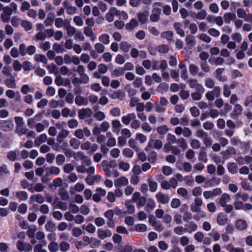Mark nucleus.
Instances as JSON below:
<instances>
[{
  "instance_id": "f257e3e1",
  "label": "nucleus",
  "mask_w": 252,
  "mask_h": 252,
  "mask_svg": "<svg viewBox=\"0 0 252 252\" xmlns=\"http://www.w3.org/2000/svg\"><path fill=\"white\" fill-rule=\"evenodd\" d=\"M161 6L162 3L160 2H156L153 4L152 14L150 16V19L152 22H156L159 20V16L161 14L160 7Z\"/></svg>"
},
{
  "instance_id": "f03ea898",
  "label": "nucleus",
  "mask_w": 252,
  "mask_h": 252,
  "mask_svg": "<svg viewBox=\"0 0 252 252\" xmlns=\"http://www.w3.org/2000/svg\"><path fill=\"white\" fill-rule=\"evenodd\" d=\"M221 89L219 86H216L213 88V90L207 92L205 94V97L209 101H213L215 97H219L220 95Z\"/></svg>"
},
{
  "instance_id": "7ed1b4c3",
  "label": "nucleus",
  "mask_w": 252,
  "mask_h": 252,
  "mask_svg": "<svg viewBox=\"0 0 252 252\" xmlns=\"http://www.w3.org/2000/svg\"><path fill=\"white\" fill-rule=\"evenodd\" d=\"M222 190L220 188L213 189L211 190H205L203 192V195L205 199H209L213 198L214 197L221 194Z\"/></svg>"
},
{
  "instance_id": "20e7f679",
  "label": "nucleus",
  "mask_w": 252,
  "mask_h": 252,
  "mask_svg": "<svg viewBox=\"0 0 252 252\" xmlns=\"http://www.w3.org/2000/svg\"><path fill=\"white\" fill-rule=\"evenodd\" d=\"M14 124L11 120H0V129L5 132L12 131Z\"/></svg>"
},
{
  "instance_id": "39448f33",
  "label": "nucleus",
  "mask_w": 252,
  "mask_h": 252,
  "mask_svg": "<svg viewBox=\"0 0 252 252\" xmlns=\"http://www.w3.org/2000/svg\"><path fill=\"white\" fill-rule=\"evenodd\" d=\"M17 248L20 252H29L32 250V246L28 243L19 240L16 243Z\"/></svg>"
},
{
  "instance_id": "423d86ee",
  "label": "nucleus",
  "mask_w": 252,
  "mask_h": 252,
  "mask_svg": "<svg viewBox=\"0 0 252 252\" xmlns=\"http://www.w3.org/2000/svg\"><path fill=\"white\" fill-rule=\"evenodd\" d=\"M78 117L81 120L91 117L93 114L92 110L90 108H82L78 111Z\"/></svg>"
},
{
  "instance_id": "0eeeda50",
  "label": "nucleus",
  "mask_w": 252,
  "mask_h": 252,
  "mask_svg": "<svg viewBox=\"0 0 252 252\" xmlns=\"http://www.w3.org/2000/svg\"><path fill=\"white\" fill-rule=\"evenodd\" d=\"M163 145L162 142L159 139H155L154 138L151 137L149 140L148 143V147L154 148L156 149H160Z\"/></svg>"
},
{
  "instance_id": "6e6552de",
  "label": "nucleus",
  "mask_w": 252,
  "mask_h": 252,
  "mask_svg": "<svg viewBox=\"0 0 252 252\" xmlns=\"http://www.w3.org/2000/svg\"><path fill=\"white\" fill-rule=\"evenodd\" d=\"M81 148L83 150H88L91 149L92 152H94L98 149V145L95 143L91 144L90 141H87L81 145Z\"/></svg>"
},
{
  "instance_id": "1a4fd4ad",
  "label": "nucleus",
  "mask_w": 252,
  "mask_h": 252,
  "mask_svg": "<svg viewBox=\"0 0 252 252\" xmlns=\"http://www.w3.org/2000/svg\"><path fill=\"white\" fill-rule=\"evenodd\" d=\"M42 118V115L41 114H38L35 115L33 117L30 118L27 121V125L31 128H33L34 126L40 121Z\"/></svg>"
},
{
  "instance_id": "9d476101",
  "label": "nucleus",
  "mask_w": 252,
  "mask_h": 252,
  "mask_svg": "<svg viewBox=\"0 0 252 252\" xmlns=\"http://www.w3.org/2000/svg\"><path fill=\"white\" fill-rule=\"evenodd\" d=\"M86 166L80 165L76 167V171L78 173H84L87 172L88 174H94L95 172V168L94 166H90L86 168Z\"/></svg>"
},
{
  "instance_id": "9b49d317",
  "label": "nucleus",
  "mask_w": 252,
  "mask_h": 252,
  "mask_svg": "<svg viewBox=\"0 0 252 252\" xmlns=\"http://www.w3.org/2000/svg\"><path fill=\"white\" fill-rule=\"evenodd\" d=\"M101 177L98 175L88 174L85 179L86 182L89 185H93L95 183L99 182Z\"/></svg>"
},
{
  "instance_id": "f8f14e48",
  "label": "nucleus",
  "mask_w": 252,
  "mask_h": 252,
  "mask_svg": "<svg viewBox=\"0 0 252 252\" xmlns=\"http://www.w3.org/2000/svg\"><path fill=\"white\" fill-rule=\"evenodd\" d=\"M97 235L99 239L103 240L106 238L110 237L112 235V232L108 229H103L100 228L97 231Z\"/></svg>"
},
{
  "instance_id": "ddd939ff",
  "label": "nucleus",
  "mask_w": 252,
  "mask_h": 252,
  "mask_svg": "<svg viewBox=\"0 0 252 252\" xmlns=\"http://www.w3.org/2000/svg\"><path fill=\"white\" fill-rule=\"evenodd\" d=\"M55 73L57 75L56 78L55 79V83L57 86H61L64 85L66 86L70 84V81L68 79H63L62 76L58 75L57 71Z\"/></svg>"
},
{
  "instance_id": "4468645a",
  "label": "nucleus",
  "mask_w": 252,
  "mask_h": 252,
  "mask_svg": "<svg viewBox=\"0 0 252 252\" xmlns=\"http://www.w3.org/2000/svg\"><path fill=\"white\" fill-rule=\"evenodd\" d=\"M129 183L128 180L125 176H121L114 181V185L116 188L122 186H126Z\"/></svg>"
},
{
  "instance_id": "2eb2a0df",
  "label": "nucleus",
  "mask_w": 252,
  "mask_h": 252,
  "mask_svg": "<svg viewBox=\"0 0 252 252\" xmlns=\"http://www.w3.org/2000/svg\"><path fill=\"white\" fill-rule=\"evenodd\" d=\"M156 197L157 199V201L162 204H166L169 202L170 200V197L168 194H163L161 192L158 193L156 195Z\"/></svg>"
},
{
  "instance_id": "dca6fc26",
  "label": "nucleus",
  "mask_w": 252,
  "mask_h": 252,
  "mask_svg": "<svg viewBox=\"0 0 252 252\" xmlns=\"http://www.w3.org/2000/svg\"><path fill=\"white\" fill-rule=\"evenodd\" d=\"M69 21L67 19H63L61 18H57L55 20V25L58 28H65L68 25Z\"/></svg>"
},
{
  "instance_id": "f3484780",
  "label": "nucleus",
  "mask_w": 252,
  "mask_h": 252,
  "mask_svg": "<svg viewBox=\"0 0 252 252\" xmlns=\"http://www.w3.org/2000/svg\"><path fill=\"white\" fill-rule=\"evenodd\" d=\"M149 15V12L147 10H145L141 12L137 13V17L138 21L141 24H144L148 20V17Z\"/></svg>"
},
{
  "instance_id": "a211bd4d",
  "label": "nucleus",
  "mask_w": 252,
  "mask_h": 252,
  "mask_svg": "<svg viewBox=\"0 0 252 252\" xmlns=\"http://www.w3.org/2000/svg\"><path fill=\"white\" fill-rule=\"evenodd\" d=\"M136 118V115L134 113H128L126 115L122 117L121 120L122 123L126 125H128L130 121L132 120H135Z\"/></svg>"
},
{
  "instance_id": "6ab92c4d",
  "label": "nucleus",
  "mask_w": 252,
  "mask_h": 252,
  "mask_svg": "<svg viewBox=\"0 0 252 252\" xmlns=\"http://www.w3.org/2000/svg\"><path fill=\"white\" fill-rule=\"evenodd\" d=\"M231 200L230 195L226 193H223L219 200V204L222 207L227 204Z\"/></svg>"
},
{
  "instance_id": "aec40b11",
  "label": "nucleus",
  "mask_w": 252,
  "mask_h": 252,
  "mask_svg": "<svg viewBox=\"0 0 252 252\" xmlns=\"http://www.w3.org/2000/svg\"><path fill=\"white\" fill-rule=\"evenodd\" d=\"M75 102L78 106H86L88 104V100L87 98L78 95L75 98Z\"/></svg>"
},
{
  "instance_id": "412c9836",
  "label": "nucleus",
  "mask_w": 252,
  "mask_h": 252,
  "mask_svg": "<svg viewBox=\"0 0 252 252\" xmlns=\"http://www.w3.org/2000/svg\"><path fill=\"white\" fill-rule=\"evenodd\" d=\"M125 93L121 90L113 92L110 95V97L113 99H118L119 100H123L125 97Z\"/></svg>"
},
{
  "instance_id": "4be33fe9",
  "label": "nucleus",
  "mask_w": 252,
  "mask_h": 252,
  "mask_svg": "<svg viewBox=\"0 0 252 252\" xmlns=\"http://www.w3.org/2000/svg\"><path fill=\"white\" fill-rule=\"evenodd\" d=\"M125 206L128 214L131 215L135 212V206L130 200H126L125 202Z\"/></svg>"
},
{
  "instance_id": "5701e85b",
  "label": "nucleus",
  "mask_w": 252,
  "mask_h": 252,
  "mask_svg": "<svg viewBox=\"0 0 252 252\" xmlns=\"http://www.w3.org/2000/svg\"><path fill=\"white\" fill-rule=\"evenodd\" d=\"M49 126V122L47 120H44L42 123H38L34 126V128L37 132L43 131L46 127Z\"/></svg>"
},
{
  "instance_id": "b1692460",
  "label": "nucleus",
  "mask_w": 252,
  "mask_h": 252,
  "mask_svg": "<svg viewBox=\"0 0 252 252\" xmlns=\"http://www.w3.org/2000/svg\"><path fill=\"white\" fill-rule=\"evenodd\" d=\"M186 232L191 233L192 232L196 231L198 228V226L194 221H191L188 224L185 225Z\"/></svg>"
},
{
  "instance_id": "393cba45",
  "label": "nucleus",
  "mask_w": 252,
  "mask_h": 252,
  "mask_svg": "<svg viewBox=\"0 0 252 252\" xmlns=\"http://www.w3.org/2000/svg\"><path fill=\"white\" fill-rule=\"evenodd\" d=\"M149 189L151 192H156L157 190L158 185V183L152 177H149L147 180Z\"/></svg>"
},
{
  "instance_id": "a878e982",
  "label": "nucleus",
  "mask_w": 252,
  "mask_h": 252,
  "mask_svg": "<svg viewBox=\"0 0 252 252\" xmlns=\"http://www.w3.org/2000/svg\"><path fill=\"white\" fill-rule=\"evenodd\" d=\"M84 33L86 36L90 37L92 41H94L96 38V36L93 32V29L90 27H85L84 28Z\"/></svg>"
},
{
  "instance_id": "bb28decb",
  "label": "nucleus",
  "mask_w": 252,
  "mask_h": 252,
  "mask_svg": "<svg viewBox=\"0 0 252 252\" xmlns=\"http://www.w3.org/2000/svg\"><path fill=\"white\" fill-rule=\"evenodd\" d=\"M235 226L239 230H244L247 228V223L243 219H239L235 222Z\"/></svg>"
},
{
  "instance_id": "cd10ccee",
  "label": "nucleus",
  "mask_w": 252,
  "mask_h": 252,
  "mask_svg": "<svg viewBox=\"0 0 252 252\" xmlns=\"http://www.w3.org/2000/svg\"><path fill=\"white\" fill-rule=\"evenodd\" d=\"M47 140V136L46 134H40L34 140V145L35 146H38L42 143L45 142Z\"/></svg>"
},
{
  "instance_id": "c85d7f7f",
  "label": "nucleus",
  "mask_w": 252,
  "mask_h": 252,
  "mask_svg": "<svg viewBox=\"0 0 252 252\" xmlns=\"http://www.w3.org/2000/svg\"><path fill=\"white\" fill-rule=\"evenodd\" d=\"M139 25L138 21L135 19H132L129 23L126 25V29L128 31H132Z\"/></svg>"
},
{
  "instance_id": "c756f323",
  "label": "nucleus",
  "mask_w": 252,
  "mask_h": 252,
  "mask_svg": "<svg viewBox=\"0 0 252 252\" xmlns=\"http://www.w3.org/2000/svg\"><path fill=\"white\" fill-rule=\"evenodd\" d=\"M223 18L226 24H229L236 18V15L234 13L226 12L223 15Z\"/></svg>"
},
{
  "instance_id": "7c9ffc66",
  "label": "nucleus",
  "mask_w": 252,
  "mask_h": 252,
  "mask_svg": "<svg viewBox=\"0 0 252 252\" xmlns=\"http://www.w3.org/2000/svg\"><path fill=\"white\" fill-rule=\"evenodd\" d=\"M69 132L65 129H63L58 134L57 137V141L61 143L63 142V139L67 137L69 135Z\"/></svg>"
},
{
  "instance_id": "2f4dec72",
  "label": "nucleus",
  "mask_w": 252,
  "mask_h": 252,
  "mask_svg": "<svg viewBox=\"0 0 252 252\" xmlns=\"http://www.w3.org/2000/svg\"><path fill=\"white\" fill-rule=\"evenodd\" d=\"M227 220L228 219L223 213H220L219 214L217 217V221L219 225H224L227 223Z\"/></svg>"
},
{
  "instance_id": "473e14b6",
  "label": "nucleus",
  "mask_w": 252,
  "mask_h": 252,
  "mask_svg": "<svg viewBox=\"0 0 252 252\" xmlns=\"http://www.w3.org/2000/svg\"><path fill=\"white\" fill-rule=\"evenodd\" d=\"M224 71L223 68H218L216 70V77L220 81H225L227 80L226 76H222V72Z\"/></svg>"
},
{
  "instance_id": "72a5a7b5",
  "label": "nucleus",
  "mask_w": 252,
  "mask_h": 252,
  "mask_svg": "<svg viewBox=\"0 0 252 252\" xmlns=\"http://www.w3.org/2000/svg\"><path fill=\"white\" fill-rule=\"evenodd\" d=\"M177 192L179 195L185 199L188 198L189 197V192L186 188H179L177 189Z\"/></svg>"
},
{
  "instance_id": "f704fd0d",
  "label": "nucleus",
  "mask_w": 252,
  "mask_h": 252,
  "mask_svg": "<svg viewBox=\"0 0 252 252\" xmlns=\"http://www.w3.org/2000/svg\"><path fill=\"white\" fill-rule=\"evenodd\" d=\"M65 29L66 30V34L69 37H72L73 35H74L77 31L74 27L70 25V22L65 28Z\"/></svg>"
},
{
  "instance_id": "c9c22d12",
  "label": "nucleus",
  "mask_w": 252,
  "mask_h": 252,
  "mask_svg": "<svg viewBox=\"0 0 252 252\" xmlns=\"http://www.w3.org/2000/svg\"><path fill=\"white\" fill-rule=\"evenodd\" d=\"M99 41L104 45H108L110 43V36L106 33H103L98 37Z\"/></svg>"
},
{
  "instance_id": "e433bc0d",
  "label": "nucleus",
  "mask_w": 252,
  "mask_h": 252,
  "mask_svg": "<svg viewBox=\"0 0 252 252\" xmlns=\"http://www.w3.org/2000/svg\"><path fill=\"white\" fill-rule=\"evenodd\" d=\"M236 153L235 149L232 147H229L228 149L222 152V155L224 158L227 159L230 155H234Z\"/></svg>"
},
{
  "instance_id": "4c0bfd02",
  "label": "nucleus",
  "mask_w": 252,
  "mask_h": 252,
  "mask_svg": "<svg viewBox=\"0 0 252 252\" xmlns=\"http://www.w3.org/2000/svg\"><path fill=\"white\" fill-rule=\"evenodd\" d=\"M31 200L38 203L42 204L44 201V198L42 194H37L31 196Z\"/></svg>"
},
{
  "instance_id": "58836bf2",
  "label": "nucleus",
  "mask_w": 252,
  "mask_h": 252,
  "mask_svg": "<svg viewBox=\"0 0 252 252\" xmlns=\"http://www.w3.org/2000/svg\"><path fill=\"white\" fill-rule=\"evenodd\" d=\"M226 250L229 252H245L243 248H235L232 244H229L226 246Z\"/></svg>"
},
{
  "instance_id": "ea45409f",
  "label": "nucleus",
  "mask_w": 252,
  "mask_h": 252,
  "mask_svg": "<svg viewBox=\"0 0 252 252\" xmlns=\"http://www.w3.org/2000/svg\"><path fill=\"white\" fill-rule=\"evenodd\" d=\"M122 154L127 158H132L134 156V152L129 148H126L122 151Z\"/></svg>"
},
{
  "instance_id": "a19ab883",
  "label": "nucleus",
  "mask_w": 252,
  "mask_h": 252,
  "mask_svg": "<svg viewBox=\"0 0 252 252\" xmlns=\"http://www.w3.org/2000/svg\"><path fill=\"white\" fill-rule=\"evenodd\" d=\"M182 24L180 23H175L174 24V28L177 32V33L180 35L181 37H184L185 35V32L183 29H182Z\"/></svg>"
},
{
  "instance_id": "79ce46f5",
  "label": "nucleus",
  "mask_w": 252,
  "mask_h": 252,
  "mask_svg": "<svg viewBox=\"0 0 252 252\" xmlns=\"http://www.w3.org/2000/svg\"><path fill=\"white\" fill-rule=\"evenodd\" d=\"M130 164L128 162L121 160L119 162V167L125 172L128 171L130 169Z\"/></svg>"
},
{
  "instance_id": "37998d69",
  "label": "nucleus",
  "mask_w": 252,
  "mask_h": 252,
  "mask_svg": "<svg viewBox=\"0 0 252 252\" xmlns=\"http://www.w3.org/2000/svg\"><path fill=\"white\" fill-rule=\"evenodd\" d=\"M27 128L24 125L16 126L15 131L19 136H21L27 133Z\"/></svg>"
},
{
  "instance_id": "c03bdc74",
  "label": "nucleus",
  "mask_w": 252,
  "mask_h": 252,
  "mask_svg": "<svg viewBox=\"0 0 252 252\" xmlns=\"http://www.w3.org/2000/svg\"><path fill=\"white\" fill-rule=\"evenodd\" d=\"M173 33L171 31H166L161 33V37L165 38L169 41H173Z\"/></svg>"
},
{
  "instance_id": "a18cd8bd",
  "label": "nucleus",
  "mask_w": 252,
  "mask_h": 252,
  "mask_svg": "<svg viewBox=\"0 0 252 252\" xmlns=\"http://www.w3.org/2000/svg\"><path fill=\"white\" fill-rule=\"evenodd\" d=\"M199 68L196 65L194 64H190L189 66V71L190 74L192 75H195L197 74L199 76H201V73H198Z\"/></svg>"
},
{
  "instance_id": "49530a36",
  "label": "nucleus",
  "mask_w": 252,
  "mask_h": 252,
  "mask_svg": "<svg viewBox=\"0 0 252 252\" xmlns=\"http://www.w3.org/2000/svg\"><path fill=\"white\" fill-rule=\"evenodd\" d=\"M186 41L189 47H192L195 45V41L193 35H188L186 37Z\"/></svg>"
},
{
  "instance_id": "de8ad7c7",
  "label": "nucleus",
  "mask_w": 252,
  "mask_h": 252,
  "mask_svg": "<svg viewBox=\"0 0 252 252\" xmlns=\"http://www.w3.org/2000/svg\"><path fill=\"white\" fill-rule=\"evenodd\" d=\"M45 189V186L40 183H36L34 185L33 189H29V190L31 192H33V191H35L36 192H41L42 191Z\"/></svg>"
},
{
  "instance_id": "09e8293b",
  "label": "nucleus",
  "mask_w": 252,
  "mask_h": 252,
  "mask_svg": "<svg viewBox=\"0 0 252 252\" xmlns=\"http://www.w3.org/2000/svg\"><path fill=\"white\" fill-rule=\"evenodd\" d=\"M107 136L109 137L107 141V145L109 147H114L116 145V140L115 138L112 136L111 133H107Z\"/></svg>"
},
{
  "instance_id": "8fccbe9b",
  "label": "nucleus",
  "mask_w": 252,
  "mask_h": 252,
  "mask_svg": "<svg viewBox=\"0 0 252 252\" xmlns=\"http://www.w3.org/2000/svg\"><path fill=\"white\" fill-rule=\"evenodd\" d=\"M186 158L192 162L195 160V152L192 149H189L186 153Z\"/></svg>"
},
{
  "instance_id": "3c124183",
  "label": "nucleus",
  "mask_w": 252,
  "mask_h": 252,
  "mask_svg": "<svg viewBox=\"0 0 252 252\" xmlns=\"http://www.w3.org/2000/svg\"><path fill=\"white\" fill-rule=\"evenodd\" d=\"M94 118L98 121H102L105 119V115L104 112L101 111H95L94 115Z\"/></svg>"
},
{
  "instance_id": "603ef678",
  "label": "nucleus",
  "mask_w": 252,
  "mask_h": 252,
  "mask_svg": "<svg viewBox=\"0 0 252 252\" xmlns=\"http://www.w3.org/2000/svg\"><path fill=\"white\" fill-rule=\"evenodd\" d=\"M120 47L124 52H128L131 48L130 45L126 41H122L120 43Z\"/></svg>"
},
{
  "instance_id": "864d4df0",
  "label": "nucleus",
  "mask_w": 252,
  "mask_h": 252,
  "mask_svg": "<svg viewBox=\"0 0 252 252\" xmlns=\"http://www.w3.org/2000/svg\"><path fill=\"white\" fill-rule=\"evenodd\" d=\"M16 195L17 197V198L20 200L25 201L28 198V194L25 191H18L16 193Z\"/></svg>"
},
{
  "instance_id": "5fc2aeb1",
  "label": "nucleus",
  "mask_w": 252,
  "mask_h": 252,
  "mask_svg": "<svg viewBox=\"0 0 252 252\" xmlns=\"http://www.w3.org/2000/svg\"><path fill=\"white\" fill-rule=\"evenodd\" d=\"M135 139L138 141L140 143L143 144L147 141V138L143 133L138 132L136 133Z\"/></svg>"
},
{
  "instance_id": "6e6d98bb",
  "label": "nucleus",
  "mask_w": 252,
  "mask_h": 252,
  "mask_svg": "<svg viewBox=\"0 0 252 252\" xmlns=\"http://www.w3.org/2000/svg\"><path fill=\"white\" fill-rule=\"evenodd\" d=\"M5 84L7 87L10 88H15L16 87L15 79L14 77L7 79L5 80Z\"/></svg>"
},
{
  "instance_id": "4d7b16f0",
  "label": "nucleus",
  "mask_w": 252,
  "mask_h": 252,
  "mask_svg": "<svg viewBox=\"0 0 252 252\" xmlns=\"http://www.w3.org/2000/svg\"><path fill=\"white\" fill-rule=\"evenodd\" d=\"M112 130L114 132L119 131L122 125L119 120H113L112 122Z\"/></svg>"
},
{
  "instance_id": "13d9d810",
  "label": "nucleus",
  "mask_w": 252,
  "mask_h": 252,
  "mask_svg": "<svg viewBox=\"0 0 252 252\" xmlns=\"http://www.w3.org/2000/svg\"><path fill=\"white\" fill-rule=\"evenodd\" d=\"M124 70L121 68H116L111 72V76L114 77L121 76L124 74Z\"/></svg>"
},
{
  "instance_id": "bf43d9fd",
  "label": "nucleus",
  "mask_w": 252,
  "mask_h": 252,
  "mask_svg": "<svg viewBox=\"0 0 252 252\" xmlns=\"http://www.w3.org/2000/svg\"><path fill=\"white\" fill-rule=\"evenodd\" d=\"M204 84L205 86L209 89H212L215 87V81L214 79L210 77L207 78L205 79Z\"/></svg>"
},
{
  "instance_id": "052dcab7",
  "label": "nucleus",
  "mask_w": 252,
  "mask_h": 252,
  "mask_svg": "<svg viewBox=\"0 0 252 252\" xmlns=\"http://www.w3.org/2000/svg\"><path fill=\"white\" fill-rule=\"evenodd\" d=\"M169 130L166 125L159 126L157 128V132L160 135H164Z\"/></svg>"
},
{
  "instance_id": "680f3d73",
  "label": "nucleus",
  "mask_w": 252,
  "mask_h": 252,
  "mask_svg": "<svg viewBox=\"0 0 252 252\" xmlns=\"http://www.w3.org/2000/svg\"><path fill=\"white\" fill-rule=\"evenodd\" d=\"M59 244L56 242H51L48 245V249L50 252H57L59 250Z\"/></svg>"
},
{
  "instance_id": "e2e57ef3",
  "label": "nucleus",
  "mask_w": 252,
  "mask_h": 252,
  "mask_svg": "<svg viewBox=\"0 0 252 252\" xmlns=\"http://www.w3.org/2000/svg\"><path fill=\"white\" fill-rule=\"evenodd\" d=\"M198 38L201 41L206 43H209L212 41V38L210 36H209L208 35H207L206 33H201L199 36Z\"/></svg>"
},
{
  "instance_id": "0e129e2a",
  "label": "nucleus",
  "mask_w": 252,
  "mask_h": 252,
  "mask_svg": "<svg viewBox=\"0 0 252 252\" xmlns=\"http://www.w3.org/2000/svg\"><path fill=\"white\" fill-rule=\"evenodd\" d=\"M21 25L26 31L31 30L32 28V24L28 21H22L21 23Z\"/></svg>"
},
{
  "instance_id": "69168bd1",
  "label": "nucleus",
  "mask_w": 252,
  "mask_h": 252,
  "mask_svg": "<svg viewBox=\"0 0 252 252\" xmlns=\"http://www.w3.org/2000/svg\"><path fill=\"white\" fill-rule=\"evenodd\" d=\"M59 246L60 247V250L63 252L67 251L70 248L69 244L65 241H62Z\"/></svg>"
},
{
  "instance_id": "338daca9",
  "label": "nucleus",
  "mask_w": 252,
  "mask_h": 252,
  "mask_svg": "<svg viewBox=\"0 0 252 252\" xmlns=\"http://www.w3.org/2000/svg\"><path fill=\"white\" fill-rule=\"evenodd\" d=\"M227 167L229 171L232 174H235L238 171V166L235 163H229Z\"/></svg>"
},
{
  "instance_id": "774afa93",
  "label": "nucleus",
  "mask_w": 252,
  "mask_h": 252,
  "mask_svg": "<svg viewBox=\"0 0 252 252\" xmlns=\"http://www.w3.org/2000/svg\"><path fill=\"white\" fill-rule=\"evenodd\" d=\"M95 50L98 53H103L105 50V46L101 43H96L94 44Z\"/></svg>"
}]
</instances>
